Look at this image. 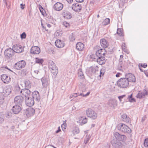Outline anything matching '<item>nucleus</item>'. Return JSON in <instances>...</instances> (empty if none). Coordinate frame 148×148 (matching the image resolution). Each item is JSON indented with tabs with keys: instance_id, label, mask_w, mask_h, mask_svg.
<instances>
[{
	"instance_id": "obj_1",
	"label": "nucleus",
	"mask_w": 148,
	"mask_h": 148,
	"mask_svg": "<svg viewBox=\"0 0 148 148\" xmlns=\"http://www.w3.org/2000/svg\"><path fill=\"white\" fill-rule=\"evenodd\" d=\"M106 51L104 49H101L96 51V55L97 56L96 61L100 65L103 64L105 63V55Z\"/></svg>"
},
{
	"instance_id": "obj_2",
	"label": "nucleus",
	"mask_w": 148,
	"mask_h": 148,
	"mask_svg": "<svg viewBox=\"0 0 148 148\" xmlns=\"http://www.w3.org/2000/svg\"><path fill=\"white\" fill-rule=\"evenodd\" d=\"M117 84L118 86L122 88H127L129 85L128 81L125 78H121L117 82Z\"/></svg>"
},
{
	"instance_id": "obj_3",
	"label": "nucleus",
	"mask_w": 148,
	"mask_h": 148,
	"mask_svg": "<svg viewBox=\"0 0 148 148\" xmlns=\"http://www.w3.org/2000/svg\"><path fill=\"white\" fill-rule=\"evenodd\" d=\"M86 114L88 117H90L92 119H95L97 117V113L92 109L88 108L86 110Z\"/></svg>"
},
{
	"instance_id": "obj_4",
	"label": "nucleus",
	"mask_w": 148,
	"mask_h": 148,
	"mask_svg": "<svg viewBox=\"0 0 148 148\" xmlns=\"http://www.w3.org/2000/svg\"><path fill=\"white\" fill-rule=\"evenodd\" d=\"M25 65V62L24 60H22L16 63L14 65L13 67L15 69L19 70L24 68Z\"/></svg>"
},
{
	"instance_id": "obj_5",
	"label": "nucleus",
	"mask_w": 148,
	"mask_h": 148,
	"mask_svg": "<svg viewBox=\"0 0 148 148\" xmlns=\"http://www.w3.org/2000/svg\"><path fill=\"white\" fill-rule=\"evenodd\" d=\"M4 53L6 58L9 59L14 56V52L12 49L9 48L5 50Z\"/></svg>"
},
{
	"instance_id": "obj_6",
	"label": "nucleus",
	"mask_w": 148,
	"mask_h": 148,
	"mask_svg": "<svg viewBox=\"0 0 148 148\" xmlns=\"http://www.w3.org/2000/svg\"><path fill=\"white\" fill-rule=\"evenodd\" d=\"M148 95V89H144L138 92L136 97L138 98H144L146 96Z\"/></svg>"
},
{
	"instance_id": "obj_7",
	"label": "nucleus",
	"mask_w": 148,
	"mask_h": 148,
	"mask_svg": "<svg viewBox=\"0 0 148 148\" xmlns=\"http://www.w3.org/2000/svg\"><path fill=\"white\" fill-rule=\"evenodd\" d=\"M32 98L34 99L36 103L39 104L40 102V97L39 92L37 91H34L32 93Z\"/></svg>"
},
{
	"instance_id": "obj_8",
	"label": "nucleus",
	"mask_w": 148,
	"mask_h": 148,
	"mask_svg": "<svg viewBox=\"0 0 148 148\" xmlns=\"http://www.w3.org/2000/svg\"><path fill=\"white\" fill-rule=\"evenodd\" d=\"M92 69L94 74H99V75L100 78L102 76H103L104 74V73L103 71L101 70L100 71L98 70V67L97 66H91Z\"/></svg>"
},
{
	"instance_id": "obj_9",
	"label": "nucleus",
	"mask_w": 148,
	"mask_h": 148,
	"mask_svg": "<svg viewBox=\"0 0 148 148\" xmlns=\"http://www.w3.org/2000/svg\"><path fill=\"white\" fill-rule=\"evenodd\" d=\"M12 49L14 52L18 53L23 52L24 51L23 48L21 45H16L13 46Z\"/></svg>"
},
{
	"instance_id": "obj_10",
	"label": "nucleus",
	"mask_w": 148,
	"mask_h": 148,
	"mask_svg": "<svg viewBox=\"0 0 148 148\" xmlns=\"http://www.w3.org/2000/svg\"><path fill=\"white\" fill-rule=\"evenodd\" d=\"M35 112V110L32 107L28 108L25 111V114L27 117L32 116L34 114Z\"/></svg>"
},
{
	"instance_id": "obj_11",
	"label": "nucleus",
	"mask_w": 148,
	"mask_h": 148,
	"mask_svg": "<svg viewBox=\"0 0 148 148\" xmlns=\"http://www.w3.org/2000/svg\"><path fill=\"white\" fill-rule=\"evenodd\" d=\"M114 135L116 139L119 141L124 142L126 140V137L124 135H121L118 132L115 133Z\"/></svg>"
},
{
	"instance_id": "obj_12",
	"label": "nucleus",
	"mask_w": 148,
	"mask_h": 148,
	"mask_svg": "<svg viewBox=\"0 0 148 148\" xmlns=\"http://www.w3.org/2000/svg\"><path fill=\"white\" fill-rule=\"evenodd\" d=\"M23 100L24 98L22 96H18L14 98V103L16 105L21 106Z\"/></svg>"
},
{
	"instance_id": "obj_13",
	"label": "nucleus",
	"mask_w": 148,
	"mask_h": 148,
	"mask_svg": "<svg viewBox=\"0 0 148 148\" xmlns=\"http://www.w3.org/2000/svg\"><path fill=\"white\" fill-rule=\"evenodd\" d=\"M25 103L27 106L29 107H31L34 104L35 101L32 97H28L25 98Z\"/></svg>"
},
{
	"instance_id": "obj_14",
	"label": "nucleus",
	"mask_w": 148,
	"mask_h": 148,
	"mask_svg": "<svg viewBox=\"0 0 148 148\" xmlns=\"http://www.w3.org/2000/svg\"><path fill=\"white\" fill-rule=\"evenodd\" d=\"M111 142L112 145L115 148H121L123 146L121 143L116 139H113L111 141Z\"/></svg>"
},
{
	"instance_id": "obj_15",
	"label": "nucleus",
	"mask_w": 148,
	"mask_h": 148,
	"mask_svg": "<svg viewBox=\"0 0 148 148\" xmlns=\"http://www.w3.org/2000/svg\"><path fill=\"white\" fill-rule=\"evenodd\" d=\"M125 78L128 81V82H136V78L134 75L131 73H129L125 75Z\"/></svg>"
},
{
	"instance_id": "obj_16",
	"label": "nucleus",
	"mask_w": 148,
	"mask_h": 148,
	"mask_svg": "<svg viewBox=\"0 0 148 148\" xmlns=\"http://www.w3.org/2000/svg\"><path fill=\"white\" fill-rule=\"evenodd\" d=\"M20 93L24 96L25 98L29 97L31 94V91L28 89L27 88L22 89L20 91Z\"/></svg>"
},
{
	"instance_id": "obj_17",
	"label": "nucleus",
	"mask_w": 148,
	"mask_h": 148,
	"mask_svg": "<svg viewBox=\"0 0 148 148\" xmlns=\"http://www.w3.org/2000/svg\"><path fill=\"white\" fill-rule=\"evenodd\" d=\"M21 106L17 105H15L13 106L12 109V111L15 114L18 113L21 110Z\"/></svg>"
},
{
	"instance_id": "obj_18",
	"label": "nucleus",
	"mask_w": 148,
	"mask_h": 148,
	"mask_svg": "<svg viewBox=\"0 0 148 148\" xmlns=\"http://www.w3.org/2000/svg\"><path fill=\"white\" fill-rule=\"evenodd\" d=\"M40 52V48L37 46H33L30 49V53L34 54H38Z\"/></svg>"
},
{
	"instance_id": "obj_19",
	"label": "nucleus",
	"mask_w": 148,
	"mask_h": 148,
	"mask_svg": "<svg viewBox=\"0 0 148 148\" xmlns=\"http://www.w3.org/2000/svg\"><path fill=\"white\" fill-rule=\"evenodd\" d=\"M2 81L5 84H8L10 81V78L7 75L3 74L1 75Z\"/></svg>"
},
{
	"instance_id": "obj_20",
	"label": "nucleus",
	"mask_w": 148,
	"mask_h": 148,
	"mask_svg": "<svg viewBox=\"0 0 148 148\" xmlns=\"http://www.w3.org/2000/svg\"><path fill=\"white\" fill-rule=\"evenodd\" d=\"M73 10L76 12H80L82 9V7L81 5L78 3H76L73 4L71 7Z\"/></svg>"
},
{
	"instance_id": "obj_21",
	"label": "nucleus",
	"mask_w": 148,
	"mask_h": 148,
	"mask_svg": "<svg viewBox=\"0 0 148 148\" xmlns=\"http://www.w3.org/2000/svg\"><path fill=\"white\" fill-rule=\"evenodd\" d=\"M63 7V5L61 3L58 2L56 3L53 5L54 9L58 11L61 10Z\"/></svg>"
},
{
	"instance_id": "obj_22",
	"label": "nucleus",
	"mask_w": 148,
	"mask_h": 148,
	"mask_svg": "<svg viewBox=\"0 0 148 148\" xmlns=\"http://www.w3.org/2000/svg\"><path fill=\"white\" fill-rule=\"evenodd\" d=\"M101 46L104 49L107 47L108 46V43L106 39L102 38L100 40Z\"/></svg>"
},
{
	"instance_id": "obj_23",
	"label": "nucleus",
	"mask_w": 148,
	"mask_h": 148,
	"mask_svg": "<svg viewBox=\"0 0 148 148\" xmlns=\"http://www.w3.org/2000/svg\"><path fill=\"white\" fill-rule=\"evenodd\" d=\"M55 46L59 48H61L63 47L65 44L64 42L60 40H56L55 42Z\"/></svg>"
},
{
	"instance_id": "obj_24",
	"label": "nucleus",
	"mask_w": 148,
	"mask_h": 148,
	"mask_svg": "<svg viewBox=\"0 0 148 148\" xmlns=\"http://www.w3.org/2000/svg\"><path fill=\"white\" fill-rule=\"evenodd\" d=\"M122 120L123 121L126 123H130L131 122V120L129 117L127 116L126 114H124L121 116Z\"/></svg>"
},
{
	"instance_id": "obj_25",
	"label": "nucleus",
	"mask_w": 148,
	"mask_h": 148,
	"mask_svg": "<svg viewBox=\"0 0 148 148\" xmlns=\"http://www.w3.org/2000/svg\"><path fill=\"white\" fill-rule=\"evenodd\" d=\"M108 105L110 107L114 108L117 106V104L116 101L114 99H111L108 100Z\"/></svg>"
},
{
	"instance_id": "obj_26",
	"label": "nucleus",
	"mask_w": 148,
	"mask_h": 148,
	"mask_svg": "<svg viewBox=\"0 0 148 148\" xmlns=\"http://www.w3.org/2000/svg\"><path fill=\"white\" fill-rule=\"evenodd\" d=\"M12 90V88L11 86H6L3 90V93L5 95L8 96L11 92Z\"/></svg>"
},
{
	"instance_id": "obj_27",
	"label": "nucleus",
	"mask_w": 148,
	"mask_h": 148,
	"mask_svg": "<svg viewBox=\"0 0 148 148\" xmlns=\"http://www.w3.org/2000/svg\"><path fill=\"white\" fill-rule=\"evenodd\" d=\"M84 45L83 43L78 42L76 44V49L78 51H82L84 48Z\"/></svg>"
},
{
	"instance_id": "obj_28",
	"label": "nucleus",
	"mask_w": 148,
	"mask_h": 148,
	"mask_svg": "<svg viewBox=\"0 0 148 148\" xmlns=\"http://www.w3.org/2000/svg\"><path fill=\"white\" fill-rule=\"evenodd\" d=\"M117 128V130H127L128 129H129V127L127 125L125 124L120 123L116 127V129Z\"/></svg>"
},
{
	"instance_id": "obj_29",
	"label": "nucleus",
	"mask_w": 148,
	"mask_h": 148,
	"mask_svg": "<svg viewBox=\"0 0 148 148\" xmlns=\"http://www.w3.org/2000/svg\"><path fill=\"white\" fill-rule=\"evenodd\" d=\"M43 87L47 88L48 84V79L45 77H43L41 79Z\"/></svg>"
},
{
	"instance_id": "obj_30",
	"label": "nucleus",
	"mask_w": 148,
	"mask_h": 148,
	"mask_svg": "<svg viewBox=\"0 0 148 148\" xmlns=\"http://www.w3.org/2000/svg\"><path fill=\"white\" fill-rule=\"evenodd\" d=\"M48 67L49 69H53L54 67L57 68L53 62L51 60L49 61Z\"/></svg>"
},
{
	"instance_id": "obj_31",
	"label": "nucleus",
	"mask_w": 148,
	"mask_h": 148,
	"mask_svg": "<svg viewBox=\"0 0 148 148\" xmlns=\"http://www.w3.org/2000/svg\"><path fill=\"white\" fill-rule=\"evenodd\" d=\"M124 66L122 61H120L118 66V69L121 71H123V69H124Z\"/></svg>"
},
{
	"instance_id": "obj_32",
	"label": "nucleus",
	"mask_w": 148,
	"mask_h": 148,
	"mask_svg": "<svg viewBox=\"0 0 148 148\" xmlns=\"http://www.w3.org/2000/svg\"><path fill=\"white\" fill-rule=\"evenodd\" d=\"M64 17L69 19H70L71 18V13L68 11H66L63 13Z\"/></svg>"
},
{
	"instance_id": "obj_33",
	"label": "nucleus",
	"mask_w": 148,
	"mask_h": 148,
	"mask_svg": "<svg viewBox=\"0 0 148 148\" xmlns=\"http://www.w3.org/2000/svg\"><path fill=\"white\" fill-rule=\"evenodd\" d=\"M78 77L80 79H83L84 78V76L83 73L82 69H79L78 71Z\"/></svg>"
},
{
	"instance_id": "obj_34",
	"label": "nucleus",
	"mask_w": 148,
	"mask_h": 148,
	"mask_svg": "<svg viewBox=\"0 0 148 148\" xmlns=\"http://www.w3.org/2000/svg\"><path fill=\"white\" fill-rule=\"evenodd\" d=\"M97 56L96 55V54L95 55L94 54L90 55L89 57V61H96L97 60Z\"/></svg>"
},
{
	"instance_id": "obj_35",
	"label": "nucleus",
	"mask_w": 148,
	"mask_h": 148,
	"mask_svg": "<svg viewBox=\"0 0 148 148\" xmlns=\"http://www.w3.org/2000/svg\"><path fill=\"white\" fill-rule=\"evenodd\" d=\"M35 60L36 63L39 64H42L44 61L43 59L40 58H35Z\"/></svg>"
},
{
	"instance_id": "obj_36",
	"label": "nucleus",
	"mask_w": 148,
	"mask_h": 148,
	"mask_svg": "<svg viewBox=\"0 0 148 148\" xmlns=\"http://www.w3.org/2000/svg\"><path fill=\"white\" fill-rule=\"evenodd\" d=\"M25 87L26 88H30L31 87V84L30 82L27 79L25 81Z\"/></svg>"
},
{
	"instance_id": "obj_37",
	"label": "nucleus",
	"mask_w": 148,
	"mask_h": 148,
	"mask_svg": "<svg viewBox=\"0 0 148 148\" xmlns=\"http://www.w3.org/2000/svg\"><path fill=\"white\" fill-rule=\"evenodd\" d=\"M121 47L122 49V50L124 52L127 53H129V51L127 48L126 45L125 43H122Z\"/></svg>"
},
{
	"instance_id": "obj_38",
	"label": "nucleus",
	"mask_w": 148,
	"mask_h": 148,
	"mask_svg": "<svg viewBox=\"0 0 148 148\" xmlns=\"http://www.w3.org/2000/svg\"><path fill=\"white\" fill-rule=\"evenodd\" d=\"M51 72L54 75H56L57 74L58 71V68H55L53 69H49Z\"/></svg>"
},
{
	"instance_id": "obj_39",
	"label": "nucleus",
	"mask_w": 148,
	"mask_h": 148,
	"mask_svg": "<svg viewBox=\"0 0 148 148\" xmlns=\"http://www.w3.org/2000/svg\"><path fill=\"white\" fill-rule=\"evenodd\" d=\"M117 33L119 36H123L124 34L123 33V29L118 28L117 29Z\"/></svg>"
},
{
	"instance_id": "obj_40",
	"label": "nucleus",
	"mask_w": 148,
	"mask_h": 148,
	"mask_svg": "<svg viewBox=\"0 0 148 148\" xmlns=\"http://www.w3.org/2000/svg\"><path fill=\"white\" fill-rule=\"evenodd\" d=\"M110 22V19L109 18H106L102 22V24L104 25H108Z\"/></svg>"
},
{
	"instance_id": "obj_41",
	"label": "nucleus",
	"mask_w": 148,
	"mask_h": 148,
	"mask_svg": "<svg viewBox=\"0 0 148 148\" xmlns=\"http://www.w3.org/2000/svg\"><path fill=\"white\" fill-rule=\"evenodd\" d=\"M86 73L89 76L92 75L93 74L91 67H90L89 69L87 70Z\"/></svg>"
},
{
	"instance_id": "obj_42",
	"label": "nucleus",
	"mask_w": 148,
	"mask_h": 148,
	"mask_svg": "<svg viewBox=\"0 0 148 148\" xmlns=\"http://www.w3.org/2000/svg\"><path fill=\"white\" fill-rule=\"evenodd\" d=\"M127 99L130 102H133L135 101V99L134 98L132 97V94L128 96Z\"/></svg>"
},
{
	"instance_id": "obj_43",
	"label": "nucleus",
	"mask_w": 148,
	"mask_h": 148,
	"mask_svg": "<svg viewBox=\"0 0 148 148\" xmlns=\"http://www.w3.org/2000/svg\"><path fill=\"white\" fill-rule=\"evenodd\" d=\"M4 116L3 114L0 113V123H3L4 120Z\"/></svg>"
},
{
	"instance_id": "obj_44",
	"label": "nucleus",
	"mask_w": 148,
	"mask_h": 148,
	"mask_svg": "<svg viewBox=\"0 0 148 148\" xmlns=\"http://www.w3.org/2000/svg\"><path fill=\"white\" fill-rule=\"evenodd\" d=\"M87 120L86 118L85 117L84 118H83V119L80 122V124L81 125H82L84 124H85L87 123Z\"/></svg>"
},
{
	"instance_id": "obj_45",
	"label": "nucleus",
	"mask_w": 148,
	"mask_h": 148,
	"mask_svg": "<svg viewBox=\"0 0 148 148\" xmlns=\"http://www.w3.org/2000/svg\"><path fill=\"white\" fill-rule=\"evenodd\" d=\"M66 120L64 121L63 124L61 125L62 130H64L66 129V127L67 125L66 124Z\"/></svg>"
},
{
	"instance_id": "obj_46",
	"label": "nucleus",
	"mask_w": 148,
	"mask_h": 148,
	"mask_svg": "<svg viewBox=\"0 0 148 148\" xmlns=\"http://www.w3.org/2000/svg\"><path fill=\"white\" fill-rule=\"evenodd\" d=\"M90 139L89 136H86L84 140V143L86 144L89 141Z\"/></svg>"
},
{
	"instance_id": "obj_47",
	"label": "nucleus",
	"mask_w": 148,
	"mask_h": 148,
	"mask_svg": "<svg viewBox=\"0 0 148 148\" xmlns=\"http://www.w3.org/2000/svg\"><path fill=\"white\" fill-rule=\"evenodd\" d=\"M144 145L145 147H148V138L145 139L144 142Z\"/></svg>"
},
{
	"instance_id": "obj_48",
	"label": "nucleus",
	"mask_w": 148,
	"mask_h": 148,
	"mask_svg": "<svg viewBox=\"0 0 148 148\" xmlns=\"http://www.w3.org/2000/svg\"><path fill=\"white\" fill-rule=\"evenodd\" d=\"M26 33L24 32L21 35V39H25L26 38Z\"/></svg>"
},
{
	"instance_id": "obj_49",
	"label": "nucleus",
	"mask_w": 148,
	"mask_h": 148,
	"mask_svg": "<svg viewBox=\"0 0 148 148\" xmlns=\"http://www.w3.org/2000/svg\"><path fill=\"white\" fill-rule=\"evenodd\" d=\"M63 25L66 27H68L69 26V23L66 21L63 22Z\"/></svg>"
},
{
	"instance_id": "obj_50",
	"label": "nucleus",
	"mask_w": 148,
	"mask_h": 148,
	"mask_svg": "<svg viewBox=\"0 0 148 148\" xmlns=\"http://www.w3.org/2000/svg\"><path fill=\"white\" fill-rule=\"evenodd\" d=\"M73 94V97H76L78 96L82 95V93H74Z\"/></svg>"
},
{
	"instance_id": "obj_51",
	"label": "nucleus",
	"mask_w": 148,
	"mask_h": 148,
	"mask_svg": "<svg viewBox=\"0 0 148 148\" xmlns=\"http://www.w3.org/2000/svg\"><path fill=\"white\" fill-rule=\"evenodd\" d=\"M125 96V95H123L121 96H119L118 97V98L119 99V101L121 102L122 101V99Z\"/></svg>"
},
{
	"instance_id": "obj_52",
	"label": "nucleus",
	"mask_w": 148,
	"mask_h": 148,
	"mask_svg": "<svg viewBox=\"0 0 148 148\" xmlns=\"http://www.w3.org/2000/svg\"><path fill=\"white\" fill-rule=\"evenodd\" d=\"M15 89L17 91V92H18L20 91V88L19 86H16L15 87Z\"/></svg>"
},
{
	"instance_id": "obj_53",
	"label": "nucleus",
	"mask_w": 148,
	"mask_h": 148,
	"mask_svg": "<svg viewBox=\"0 0 148 148\" xmlns=\"http://www.w3.org/2000/svg\"><path fill=\"white\" fill-rule=\"evenodd\" d=\"M72 132L74 135H75L76 134L78 133L79 131V130H73Z\"/></svg>"
},
{
	"instance_id": "obj_54",
	"label": "nucleus",
	"mask_w": 148,
	"mask_h": 148,
	"mask_svg": "<svg viewBox=\"0 0 148 148\" xmlns=\"http://www.w3.org/2000/svg\"><path fill=\"white\" fill-rule=\"evenodd\" d=\"M140 66L141 67H143L144 68H145L147 67V64L144 63V64H141Z\"/></svg>"
},
{
	"instance_id": "obj_55",
	"label": "nucleus",
	"mask_w": 148,
	"mask_h": 148,
	"mask_svg": "<svg viewBox=\"0 0 148 148\" xmlns=\"http://www.w3.org/2000/svg\"><path fill=\"white\" fill-rule=\"evenodd\" d=\"M90 92H88L86 94H84L82 93V96L83 97H87L90 94Z\"/></svg>"
},
{
	"instance_id": "obj_56",
	"label": "nucleus",
	"mask_w": 148,
	"mask_h": 148,
	"mask_svg": "<svg viewBox=\"0 0 148 148\" xmlns=\"http://www.w3.org/2000/svg\"><path fill=\"white\" fill-rule=\"evenodd\" d=\"M77 2L81 3L83 2L84 0H75Z\"/></svg>"
},
{
	"instance_id": "obj_57",
	"label": "nucleus",
	"mask_w": 148,
	"mask_h": 148,
	"mask_svg": "<svg viewBox=\"0 0 148 148\" xmlns=\"http://www.w3.org/2000/svg\"><path fill=\"white\" fill-rule=\"evenodd\" d=\"M40 12H41V13L43 15H44V12H45V11L44 10H41L40 9Z\"/></svg>"
},
{
	"instance_id": "obj_58",
	"label": "nucleus",
	"mask_w": 148,
	"mask_h": 148,
	"mask_svg": "<svg viewBox=\"0 0 148 148\" xmlns=\"http://www.w3.org/2000/svg\"><path fill=\"white\" fill-rule=\"evenodd\" d=\"M34 72L37 75V74H38V73H39V72L38 70H35L34 71Z\"/></svg>"
},
{
	"instance_id": "obj_59",
	"label": "nucleus",
	"mask_w": 148,
	"mask_h": 148,
	"mask_svg": "<svg viewBox=\"0 0 148 148\" xmlns=\"http://www.w3.org/2000/svg\"><path fill=\"white\" fill-rule=\"evenodd\" d=\"M66 0L68 3H71L73 2V0Z\"/></svg>"
},
{
	"instance_id": "obj_60",
	"label": "nucleus",
	"mask_w": 148,
	"mask_h": 148,
	"mask_svg": "<svg viewBox=\"0 0 148 148\" xmlns=\"http://www.w3.org/2000/svg\"><path fill=\"white\" fill-rule=\"evenodd\" d=\"M11 114V113H9L8 114H7L6 117L8 118H10V115Z\"/></svg>"
},
{
	"instance_id": "obj_61",
	"label": "nucleus",
	"mask_w": 148,
	"mask_h": 148,
	"mask_svg": "<svg viewBox=\"0 0 148 148\" xmlns=\"http://www.w3.org/2000/svg\"><path fill=\"white\" fill-rule=\"evenodd\" d=\"M123 56L122 55H121L120 56V59H119V61H122V58H123Z\"/></svg>"
},
{
	"instance_id": "obj_62",
	"label": "nucleus",
	"mask_w": 148,
	"mask_h": 148,
	"mask_svg": "<svg viewBox=\"0 0 148 148\" xmlns=\"http://www.w3.org/2000/svg\"><path fill=\"white\" fill-rule=\"evenodd\" d=\"M144 71V73L145 74L146 76L148 77V72H146L145 71Z\"/></svg>"
},
{
	"instance_id": "obj_63",
	"label": "nucleus",
	"mask_w": 148,
	"mask_h": 148,
	"mask_svg": "<svg viewBox=\"0 0 148 148\" xmlns=\"http://www.w3.org/2000/svg\"><path fill=\"white\" fill-rule=\"evenodd\" d=\"M22 73H23V74H26V71L25 70L23 69V70H22Z\"/></svg>"
},
{
	"instance_id": "obj_64",
	"label": "nucleus",
	"mask_w": 148,
	"mask_h": 148,
	"mask_svg": "<svg viewBox=\"0 0 148 148\" xmlns=\"http://www.w3.org/2000/svg\"><path fill=\"white\" fill-rule=\"evenodd\" d=\"M145 119H146V118L145 116L143 117L142 119V121H142L143 122L145 120Z\"/></svg>"
}]
</instances>
